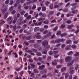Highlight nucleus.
Segmentation results:
<instances>
[{
  "mask_svg": "<svg viewBox=\"0 0 79 79\" xmlns=\"http://www.w3.org/2000/svg\"><path fill=\"white\" fill-rule=\"evenodd\" d=\"M77 10H73L72 12V13L73 14H70V13H68L67 15V17H69L70 16H73L74 15V14L77 13Z\"/></svg>",
  "mask_w": 79,
  "mask_h": 79,
  "instance_id": "obj_1",
  "label": "nucleus"
},
{
  "mask_svg": "<svg viewBox=\"0 0 79 79\" xmlns=\"http://www.w3.org/2000/svg\"><path fill=\"white\" fill-rule=\"evenodd\" d=\"M42 45L43 46H44V47H47L48 45V41L44 40L42 42Z\"/></svg>",
  "mask_w": 79,
  "mask_h": 79,
  "instance_id": "obj_2",
  "label": "nucleus"
},
{
  "mask_svg": "<svg viewBox=\"0 0 79 79\" xmlns=\"http://www.w3.org/2000/svg\"><path fill=\"white\" fill-rule=\"evenodd\" d=\"M45 67V66L44 65H42L41 66H39V69L40 70H43Z\"/></svg>",
  "mask_w": 79,
  "mask_h": 79,
  "instance_id": "obj_3",
  "label": "nucleus"
},
{
  "mask_svg": "<svg viewBox=\"0 0 79 79\" xmlns=\"http://www.w3.org/2000/svg\"><path fill=\"white\" fill-rule=\"evenodd\" d=\"M73 63H74V60H71L70 62L67 64V66H71Z\"/></svg>",
  "mask_w": 79,
  "mask_h": 79,
  "instance_id": "obj_4",
  "label": "nucleus"
},
{
  "mask_svg": "<svg viewBox=\"0 0 79 79\" xmlns=\"http://www.w3.org/2000/svg\"><path fill=\"white\" fill-rule=\"evenodd\" d=\"M71 46L70 45H68L66 46L65 47V50H70V49H71Z\"/></svg>",
  "mask_w": 79,
  "mask_h": 79,
  "instance_id": "obj_5",
  "label": "nucleus"
},
{
  "mask_svg": "<svg viewBox=\"0 0 79 79\" xmlns=\"http://www.w3.org/2000/svg\"><path fill=\"white\" fill-rule=\"evenodd\" d=\"M24 2H25V0H17L16 1V2L17 3H24Z\"/></svg>",
  "mask_w": 79,
  "mask_h": 79,
  "instance_id": "obj_6",
  "label": "nucleus"
},
{
  "mask_svg": "<svg viewBox=\"0 0 79 79\" xmlns=\"http://www.w3.org/2000/svg\"><path fill=\"white\" fill-rule=\"evenodd\" d=\"M6 10H7L6 8H4L3 9H1V11H2V14H4L6 12Z\"/></svg>",
  "mask_w": 79,
  "mask_h": 79,
  "instance_id": "obj_7",
  "label": "nucleus"
},
{
  "mask_svg": "<svg viewBox=\"0 0 79 79\" xmlns=\"http://www.w3.org/2000/svg\"><path fill=\"white\" fill-rule=\"evenodd\" d=\"M52 35V33L49 32L47 35H45V37H48L49 36H51Z\"/></svg>",
  "mask_w": 79,
  "mask_h": 79,
  "instance_id": "obj_8",
  "label": "nucleus"
},
{
  "mask_svg": "<svg viewBox=\"0 0 79 79\" xmlns=\"http://www.w3.org/2000/svg\"><path fill=\"white\" fill-rule=\"evenodd\" d=\"M65 60L66 61H69L71 60V57L69 56L65 58Z\"/></svg>",
  "mask_w": 79,
  "mask_h": 79,
  "instance_id": "obj_9",
  "label": "nucleus"
},
{
  "mask_svg": "<svg viewBox=\"0 0 79 79\" xmlns=\"http://www.w3.org/2000/svg\"><path fill=\"white\" fill-rule=\"evenodd\" d=\"M47 72V69H46L44 70L41 71L40 72V73L41 74H45V73H46Z\"/></svg>",
  "mask_w": 79,
  "mask_h": 79,
  "instance_id": "obj_10",
  "label": "nucleus"
},
{
  "mask_svg": "<svg viewBox=\"0 0 79 79\" xmlns=\"http://www.w3.org/2000/svg\"><path fill=\"white\" fill-rule=\"evenodd\" d=\"M25 39L26 40H31V39H32V37H31V36H28L26 37Z\"/></svg>",
  "mask_w": 79,
  "mask_h": 79,
  "instance_id": "obj_11",
  "label": "nucleus"
},
{
  "mask_svg": "<svg viewBox=\"0 0 79 79\" xmlns=\"http://www.w3.org/2000/svg\"><path fill=\"white\" fill-rule=\"evenodd\" d=\"M39 27H35L34 28V31L35 32H37V31H39Z\"/></svg>",
  "mask_w": 79,
  "mask_h": 79,
  "instance_id": "obj_12",
  "label": "nucleus"
},
{
  "mask_svg": "<svg viewBox=\"0 0 79 79\" xmlns=\"http://www.w3.org/2000/svg\"><path fill=\"white\" fill-rule=\"evenodd\" d=\"M30 64L31 65V68L32 69H34V68H35V65L32 64Z\"/></svg>",
  "mask_w": 79,
  "mask_h": 79,
  "instance_id": "obj_13",
  "label": "nucleus"
},
{
  "mask_svg": "<svg viewBox=\"0 0 79 79\" xmlns=\"http://www.w3.org/2000/svg\"><path fill=\"white\" fill-rule=\"evenodd\" d=\"M73 25H69L68 26V29H72V28H73Z\"/></svg>",
  "mask_w": 79,
  "mask_h": 79,
  "instance_id": "obj_14",
  "label": "nucleus"
},
{
  "mask_svg": "<svg viewBox=\"0 0 79 79\" xmlns=\"http://www.w3.org/2000/svg\"><path fill=\"white\" fill-rule=\"evenodd\" d=\"M45 18H41L40 19H38L39 21H45Z\"/></svg>",
  "mask_w": 79,
  "mask_h": 79,
  "instance_id": "obj_15",
  "label": "nucleus"
},
{
  "mask_svg": "<svg viewBox=\"0 0 79 79\" xmlns=\"http://www.w3.org/2000/svg\"><path fill=\"white\" fill-rule=\"evenodd\" d=\"M23 17H19L18 19L19 21H17V23H19V22H21V21H23Z\"/></svg>",
  "mask_w": 79,
  "mask_h": 79,
  "instance_id": "obj_16",
  "label": "nucleus"
},
{
  "mask_svg": "<svg viewBox=\"0 0 79 79\" xmlns=\"http://www.w3.org/2000/svg\"><path fill=\"white\" fill-rule=\"evenodd\" d=\"M36 55L38 56H40L42 55V53L39 52H36Z\"/></svg>",
  "mask_w": 79,
  "mask_h": 79,
  "instance_id": "obj_17",
  "label": "nucleus"
},
{
  "mask_svg": "<svg viewBox=\"0 0 79 79\" xmlns=\"http://www.w3.org/2000/svg\"><path fill=\"white\" fill-rule=\"evenodd\" d=\"M7 17H8V13H6L4 17V19H6V18H7Z\"/></svg>",
  "mask_w": 79,
  "mask_h": 79,
  "instance_id": "obj_18",
  "label": "nucleus"
},
{
  "mask_svg": "<svg viewBox=\"0 0 79 79\" xmlns=\"http://www.w3.org/2000/svg\"><path fill=\"white\" fill-rule=\"evenodd\" d=\"M50 4V2L48 1H46L45 2V5L48 6V5Z\"/></svg>",
  "mask_w": 79,
  "mask_h": 79,
  "instance_id": "obj_19",
  "label": "nucleus"
},
{
  "mask_svg": "<svg viewBox=\"0 0 79 79\" xmlns=\"http://www.w3.org/2000/svg\"><path fill=\"white\" fill-rule=\"evenodd\" d=\"M33 45L35 48H37V47H39L40 46L38 44H34Z\"/></svg>",
  "mask_w": 79,
  "mask_h": 79,
  "instance_id": "obj_20",
  "label": "nucleus"
},
{
  "mask_svg": "<svg viewBox=\"0 0 79 79\" xmlns=\"http://www.w3.org/2000/svg\"><path fill=\"white\" fill-rule=\"evenodd\" d=\"M24 13H25V11L24 10L20 12L21 16H23L24 15Z\"/></svg>",
  "mask_w": 79,
  "mask_h": 79,
  "instance_id": "obj_21",
  "label": "nucleus"
},
{
  "mask_svg": "<svg viewBox=\"0 0 79 79\" xmlns=\"http://www.w3.org/2000/svg\"><path fill=\"white\" fill-rule=\"evenodd\" d=\"M73 52L72 51H70L69 52L67 53V55L69 56L71 55H73Z\"/></svg>",
  "mask_w": 79,
  "mask_h": 79,
  "instance_id": "obj_22",
  "label": "nucleus"
},
{
  "mask_svg": "<svg viewBox=\"0 0 79 79\" xmlns=\"http://www.w3.org/2000/svg\"><path fill=\"white\" fill-rule=\"evenodd\" d=\"M62 11L64 12H67L68 11V8H65L64 9H63Z\"/></svg>",
  "mask_w": 79,
  "mask_h": 79,
  "instance_id": "obj_23",
  "label": "nucleus"
},
{
  "mask_svg": "<svg viewBox=\"0 0 79 79\" xmlns=\"http://www.w3.org/2000/svg\"><path fill=\"white\" fill-rule=\"evenodd\" d=\"M67 34L66 33H63L60 35L61 37H64L65 36H66Z\"/></svg>",
  "mask_w": 79,
  "mask_h": 79,
  "instance_id": "obj_24",
  "label": "nucleus"
},
{
  "mask_svg": "<svg viewBox=\"0 0 79 79\" xmlns=\"http://www.w3.org/2000/svg\"><path fill=\"white\" fill-rule=\"evenodd\" d=\"M17 29V27H16V25H15L13 26V29L14 31H16Z\"/></svg>",
  "mask_w": 79,
  "mask_h": 79,
  "instance_id": "obj_25",
  "label": "nucleus"
},
{
  "mask_svg": "<svg viewBox=\"0 0 79 79\" xmlns=\"http://www.w3.org/2000/svg\"><path fill=\"white\" fill-rule=\"evenodd\" d=\"M10 5H12L13 3H14V2L13 1V0H10Z\"/></svg>",
  "mask_w": 79,
  "mask_h": 79,
  "instance_id": "obj_26",
  "label": "nucleus"
},
{
  "mask_svg": "<svg viewBox=\"0 0 79 79\" xmlns=\"http://www.w3.org/2000/svg\"><path fill=\"white\" fill-rule=\"evenodd\" d=\"M66 67H63L62 68L61 70V72H63V71H64L66 70Z\"/></svg>",
  "mask_w": 79,
  "mask_h": 79,
  "instance_id": "obj_27",
  "label": "nucleus"
},
{
  "mask_svg": "<svg viewBox=\"0 0 79 79\" xmlns=\"http://www.w3.org/2000/svg\"><path fill=\"white\" fill-rule=\"evenodd\" d=\"M57 29L58 26H56L54 28V29H53V31H57Z\"/></svg>",
  "mask_w": 79,
  "mask_h": 79,
  "instance_id": "obj_28",
  "label": "nucleus"
},
{
  "mask_svg": "<svg viewBox=\"0 0 79 79\" xmlns=\"http://www.w3.org/2000/svg\"><path fill=\"white\" fill-rule=\"evenodd\" d=\"M77 5V3H74L71 4V6H76V5Z\"/></svg>",
  "mask_w": 79,
  "mask_h": 79,
  "instance_id": "obj_29",
  "label": "nucleus"
},
{
  "mask_svg": "<svg viewBox=\"0 0 79 79\" xmlns=\"http://www.w3.org/2000/svg\"><path fill=\"white\" fill-rule=\"evenodd\" d=\"M61 34V31H57V33H56V35H59L60 34Z\"/></svg>",
  "mask_w": 79,
  "mask_h": 79,
  "instance_id": "obj_30",
  "label": "nucleus"
},
{
  "mask_svg": "<svg viewBox=\"0 0 79 79\" xmlns=\"http://www.w3.org/2000/svg\"><path fill=\"white\" fill-rule=\"evenodd\" d=\"M49 8H50V9H53V4H51L49 6Z\"/></svg>",
  "mask_w": 79,
  "mask_h": 79,
  "instance_id": "obj_31",
  "label": "nucleus"
},
{
  "mask_svg": "<svg viewBox=\"0 0 79 79\" xmlns=\"http://www.w3.org/2000/svg\"><path fill=\"white\" fill-rule=\"evenodd\" d=\"M31 15H28L27 17V20H29V19H31Z\"/></svg>",
  "mask_w": 79,
  "mask_h": 79,
  "instance_id": "obj_32",
  "label": "nucleus"
},
{
  "mask_svg": "<svg viewBox=\"0 0 79 79\" xmlns=\"http://www.w3.org/2000/svg\"><path fill=\"white\" fill-rule=\"evenodd\" d=\"M65 27V25L64 24H62L60 26V28L61 29H63V28H64Z\"/></svg>",
  "mask_w": 79,
  "mask_h": 79,
  "instance_id": "obj_33",
  "label": "nucleus"
},
{
  "mask_svg": "<svg viewBox=\"0 0 79 79\" xmlns=\"http://www.w3.org/2000/svg\"><path fill=\"white\" fill-rule=\"evenodd\" d=\"M65 40L63 38L61 39H60V42H63Z\"/></svg>",
  "mask_w": 79,
  "mask_h": 79,
  "instance_id": "obj_34",
  "label": "nucleus"
},
{
  "mask_svg": "<svg viewBox=\"0 0 79 79\" xmlns=\"http://www.w3.org/2000/svg\"><path fill=\"white\" fill-rule=\"evenodd\" d=\"M53 53L54 55H56L57 54H58V51H54Z\"/></svg>",
  "mask_w": 79,
  "mask_h": 79,
  "instance_id": "obj_35",
  "label": "nucleus"
},
{
  "mask_svg": "<svg viewBox=\"0 0 79 79\" xmlns=\"http://www.w3.org/2000/svg\"><path fill=\"white\" fill-rule=\"evenodd\" d=\"M43 21H41V22H40L38 23V26H40L42 24Z\"/></svg>",
  "mask_w": 79,
  "mask_h": 79,
  "instance_id": "obj_36",
  "label": "nucleus"
},
{
  "mask_svg": "<svg viewBox=\"0 0 79 79\" xmlns=\"http://www.w3.org/2000/svg\"><path fill=\"white\" fill-rule=\"evenodd\" d=\"M79 65L77 64H76L75 65V67L76 70H77V68H79Z\"/></svg>",
  "mask_w": 79,
  "mask_h": 79,
  "instance_id": "obj_37",
  "label": "nucleus"
},
{
  "mask_svg": "<svg viewBox=\"0 0 79 79\" xmlns=\"http://www.w3.org/2000/svg\"><path fill=\"white\" fill-rule=\"evenodd\" d=\"M52 65L55 66V65H56V64H57V63L56 62H52Z\"/></svg>",
  "mask_w": 79,
  "mask_h": 79,
  "instance_id": "obj_38",
  "label": "nucleus"
},
{
  "mask_svg": "<svg viewBox=\"0 0 79 79\" xmlns=\"http://www.w3.org/2000/svg\"><path fill=\"white\" fill-rule=\"evenodd\" d=\"M46 9L47 8H46V7H42V11H45V10H46Z\"/></svg>",
  "mask_w": 79,
  "mask_h": 79,
  "instance_id": "obj_39",
  "label": "nucleus"
},
{
  "mask_svg": "<svg viewBox=\"0 0 79 79\" xmlns=\"http://www.w3.org/2000/svg\"><path fill=\"white\" fill-rule=\"evenodd\" d=\"M54 56L55 58H58V57L59 56V55L58 54H57L56 55H55Z\"/></svg>",
  "mask_w": 79,
  "mask_h": 79,
  "instance_id": "obj_40",
  "label": "nucleus"
},
{
  "mask_svg": "<svg viewBox=\"0 0 79 79\" xmlns=\"http://www.w3.org/2000/svg\"><path fill=\"white\" fill-rule=\"evenodd\" d=\"M69 76V74L68 73H66L65 76V79H67V78Z\"/></svg>",
  "mask_w": 79,
  "mask_h": 79,
  "instance_id": "obj_41",
  "label": "nucleus"
},
{
  "mask_svg": "<svg viewBox=\"0 0 79 79\" xmlns=\"http://www.w3.org/2000/svg\"><path fill=\"white\" fill-rule=\"evenodd\" d=\"M28 61L30 62V63H33V60H32V59H29L28 60Z\"/></svg>",
  "mask_w": 79,
  "mask_h": 79,
  "instance_id": "obj_42",
  "label": "nucleus"
},
{
  "mask_svg": "<svg viewBox=\"0 0 79 79\" xmlns=\"http://www.w3.org/2000/svg\"><path fill=\"white\" fill-rule=\"evenodd\" d=\"M79 52H76V54L74 55L75 56H79Z\"/></svg>",
  "mask_w": 79,
  "mask_h": 79,
  "instance_id": "obj_43",
  "label": "nucleus"
},
{
  "mask_svg": "<svg viewBox=\"0 0 79 79\" xmlns=\"http://www.w3.org/2000/svg\"><path fill=\"white\" fill-rule=\"evenodd\" d=\"M71 42V40H68L66 41V44H70Z\"/></svg>",
  "mask_w": 79,
  "mask_h": 79,
  "instance_id": "obj_44",
  "label": "nucleus"
},
{
  "mask_svg": "<svg viewBox=\"0 0 79 79\" xmlns=\"http://www.w3.org/2000/svg\"><path fill=\"white\" fill-rule=\"evenodd\" d=\"M34 72L35 73H39V71L37 69H34Z\"/></svg>",
  "mask_w": 79,
  "mask_h": 79,
  "instance_id": "obj_45",
  "label": "nucleus"
},
{
  "mask_svg": "<svg viewBox=\"0 0 79 79\" xmlns=\"http://www.w3.org/2000/svg\"><path fill=\"white\" fill-rule=\"evenodd\" d=\"M66 23L67 24H71L72 22L71 20H69L66 21Z\"/></svg>",
  "mask_w": 79,
  "mask_h": 79,
  "instance_id": "obj_46",
  "label": "nucleus"
},
{
  "mask_svg": "<svg viewBox=\"0 0 79 79\" xmlns=\"http://www.w3.org/2000/svg\"><path fill=\"white\" fill-rule=\"evenodd\" d=\"M35 8H36V6L33 5L32 8V10H35Z\"/></svg>",
  "mask_w": 79,
  "mask_h": 79,
  "instance_id": "obj_47",
  "label": "nucleus"
},
{
  "mask_svg": "<svg viewBox=\"0 0 79 79\" xmlns=\"http://www.w3.org/2000/svg\"><path fill=\"white\" fill-rule=\"evenodd\" d=\"M24 44L25 45H27L28 46L29 45V43L27 42H24Z\"/></svg>",
  "mask_w": 79,
  "mask_h": 79,
  "instance_id": "obj_48",
  "label": "nucleus"
},
{
  "mask_svg": "<svg viewBox=\"0 0 79 79\" xmlns=\"http://www.w3.org/2000/svg\"><path fill=\"white\" fill-rule=\"evenodd\" d=\"M45 30V29L44 28H41L40 30V32H43Z\"/></svg>",
  "mask_w": 79,
  "mask_h": 79,
  "instance_id": "obj_49",
  "label": "nucleus"
},
{
  "mask_svg": "<svg viewBox=\"0 0 79 79\" xmlns=\"http://www.w3.org/2000/svg\"><path fill=\"white\" fill-rule=\"evenodd\" d=\"M43 59L42 57H39L38 58V61H42Z\"/></svg>",
  "mask_w": 79,
  "mask_h": 79,
  "instance_id": "obj_50",
  "label": "nucleus"
},
{
  "mask_svg": "<svg viewBox=\"0 0 79 79\" xmlns=\"http://www.w3.org/2000/svg\"><path fill=\"white\" fill-rule=\"evenodd\" d=\"M56 43H60V40L58 39L55 40Z\"/></svg>",
  "mask_w": 79,
  "mask_h": 79,
  "instance_id": "obj_51",
  "label": "nucleus"
},
{
  "mask_svg": "<svg viewBox=\"0 0 79 79\" xmlns=\"http://www.w3.org/2000/svg\"><path fill=\"white\" fill-rule=\"evenodd\" d=\"M9 10L10 11H12V10H13V6H11L9 8Z\"/></svg>",
  "mask_w": 79,
  "mask_h": 79,
  "instance_id": "obj_52",
  "label": "nucleus"
},
{
  "mask_svg": "<svg viewBox=\"0 0 79 79\" xmlns=\"http://www.w3.org/2000/svg\"><path fill=\"white\" fill-rule=\"evenodd\" d=\"M37 39H39L41 38V36L40 35H37L36 36Z\"/></svg>",
  "mask_w": 79,
  "mask_h": 79,
  "instance_id": "obj_53",
  "label": "nucleus"
},
{
  "mask_svg": "<svg viewBox=\"0 0 79 79\" xmlns=\"http://www.w3.org/2000/svg\"><path fill=\"white\" fill-rule=\"evenodd\" d=\"M15 13H16V11L15 10H14L11 12V14L12 15H15Z\"/></svg>",
  "mask_w": 79,
  "mask_h": 79,
  "instance_id": "obj_54",
  "label": "nucleus"
},
{
  "mask_svg": "<svg viewBox=\"0 0 79 79\" xmlns=\"http://www.w3.org/2000/svg\"><path fill=\"white\" fill-rule=\"evenodd\" d=\"M27 52L28 53H29L30 54H31V53H32V51H31V50H28L27 51Z\"/></svg>",
  "mask_w": 79,
  "mask_h": 79,
  "instance_id": "obj_55",
  "label": "nucleus"
},
{
  "mask_svg": "<svg viewBox=\"0 0 79 79\" xmlns=\"http://www.w3.org/2000/svg\"><path fill=\"white\" fill-rule=\"evenodd\" d=\"M72 47L73 48H76L77 47V46L76 45L74 44L72 46Z\"/></svg>",
  "mask_w": 79,
  "mask_h": 79,
  "instance_id": "obj_56",
  "label": "nucleus"
},
{
  "mask_svg": "<svg viewBox=\"0 0 79 79\" xmlns=\"http://www.w3.org/2000/svg\"><path fill=\"white\" fill-rule=\"evenodd\" d=\"M12 19V18L11 17H9L7 19V21H10Z\"/></svg>",
  "mask_w": 79,
  "mask_h": 79,
  "instance_id": "obj_57",
  "label": "nucleus"
},
{
  "mask_svg": "<svg viewBox=\"0 0 79 79\" xmlns=\"http://www.w3.org/2000/svg\"><path fill=\"white\" fill-rule=\"evenodd\" d=\"M62 67V66L61 65H58L56 66V68H61Z\"/></svg>",
  "mask_w": 79,
  "mask_h": 79,
  "instance_id": "obj_58",
  "label": "nucleus"
},
{
  "mask_svg": "<svg viewBox=\"0 0 79 79\" xmlns=\"http://www.w3.org/2000/svg\"><path fill=\"white\" fill-rule=\"evenodd\" d=\"M49 54L50 55H52L53 54V52L52 51H50L49 52Z\"/></svg>",
  "mask_w": 79,
  "mask_h": 79,
  "instance_id": "obj_59",
  "label": "nucleus"
},
{
  "mask_svg": "<svg viewBox=\"0 0 79 79\" xmlns=\"http://www.w3.org/2000/svg\"><path fill=\"white\" fill-rule=\"evenodd\" d=\"M54 13V11H52L49 13V15H53Z\"/></svg>",
  "mask_w": 79,
  "mask_h": 79,
  "instance_id": "obj_60",
  "label": "nucleus"
},
{
  "mask_svg": "<svg viewBox=\"0 0 79 79\" xmlns=\"http://www.w3.org/2000/svg\"><path fill=\"white\" fill-rule=\"evenodd\" d=\"M47 32H48V31L45 30V31H43V33L44 34H47Z\"/></svg>",
  "mask_w": 79,
  "mask_h": 79,
  "instance_id": "obj_61",
  "label": "nucleus"
},
{
  "mask_svg": "<svg viewBox=\"0 0 79 79\" xmlns=\"http://www.w3.org/2000/svg\"><path fill=\"white\" fill-rule=\"evenodd\" d=\"M75 34H77V33H78V32H79V29H78L77 30H76L75 31Z\"/></svg>",
  "mask_w": 79,
  "mask_h": 79,
  "instance_id": "obj_62",
  "label": "nucleus"
},
{
  "mask_svg": "<svg viewBox=\"0 0 79 79\" xmlns=\"http://www.w3.org/2000/svg\"><path fill=\"white\" fill-rule=\"evenodd\" d=\"M47 52L46 51H44L42 52V53H43V54H47Z\"/></svg>",
  "mask_w": 79,
  "mask_h": 79,
  "instance_id": "obj_63",
  "label": "nucleus"
},
{
  "mask_svg": "<svg viewBox=\"0 0 79 79\" xmlns=\"http://www.w3.org/2000/svg\"><path fill=\"white\" fill-rule=\"evenodd\" d=\"M58 7V6L57 5H55L54 6V8H56Z\"/></svg>",
  "mask_w": 79,
  "mask_h": 79,
  "instance_id": "obj_64",
  "label": "nucleus"
}]
</instances>
